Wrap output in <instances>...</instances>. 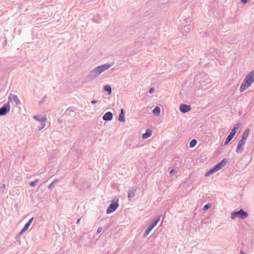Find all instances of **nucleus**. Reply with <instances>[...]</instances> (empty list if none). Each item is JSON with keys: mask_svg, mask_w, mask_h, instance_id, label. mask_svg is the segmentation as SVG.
Here are the masks:
<instances>
[{"mask_svg": "<svg viewBox=\"0 0 254 254\" xmlns=\"http://www.w3.org/2000/svg\"><path fill=\"white\" fill-rule=\"evenodd\" d=\"M253 82H254V69L249 72L246 76L241 85L240 91L241 92H244L249 87Z\"/></svg>", "mask_w": 254, "mask_h": 254, "instance_id": "obj_1", "label": "nucleus"}, {"mask_svg": "<svg viewBox=\"0 0 254 254\" xmlns=\"http://www.w3.org/2000/svg\"><path fill=\"white\" fill-rule=\"evenodd\" d=\"M8 100H10L12 104V111H20L25 110L17 96L15 95H10L8 97Z\"/></svg>", "mask_w": 254, "mask_h": 254, "instance_id": "obj_2", "label": "nucleus"}, {"mask_svg": "<svg viewBox=\"0 0 254 254\" xmlns=\"http://www.w3.org/2000/svg\"><path fill=\"white\" fill-rule=\"evenodd\" d=\"M248 216V213L247 211H245L242 209H241L239 211H234L231 213V218L232 219H235L237 217L244 219L247 218Z\"/></svg>", "mask_w": 254, "mask_h": 254, "instance_id": "obj_3", "label": "nucleus"}, {"mask_svg": "<svg viewBox=\"0 0 254 254\" xmlns=\"http://www.w3.org/2000/svg\"><path fill=\"white\" fill-rule=\"evenodd\" d=\"M33 118L41 123V126L38 127V130H41L45 127L47 121V118L45 116L41 115H34Z\"/></svg>", "mask_w": 254, "mask_h": 254, "instance_id": "obj_4", "label": "nucleus"}, {"mask_svg": "<svg viewBox=\"0 0 254 254\" xmlns=\"http://www.w3.org/2000/svg\"><path fill=\"white\" fill-rule=\"evenodd\" d=\"M240 127V124H238L234 127V128L231 130L230 133L226 137V140L224 143V145H227L230 142V141L233 138L237 132L236 130L238 129Z\"/></svg>", "mask_w": 254, "mask_h": 254, "instance_id": "obj_5", "label": "nucleus"}, {"mask_svg": "<svg viewBox=\"0 0 254 254\" xmlns=\"http://www.w3.org/2000/svg\"><path fill=\"white\" fill-rule=\"evenodd\" d=\"M160 220V216L158 217L155 219H154L152 222H151L149 224L148 227L145 230L144 234L143 237H146L149 234V233L151 231V230L155 227V226L157 224L159 221Z\"/></svg>", "mask_w": 254, "mask_h": 254, "instance_id": "obj_6", "label": "nucleus"}, {"mask_svg": "<svg viewBox=\"0 0 254 254\" xmlns=\"http://www.w3.org/2000/svg\"><path fill=\"white\" fill-rule=\"evenodd\" d=\"M185 24L184 26V27H179L178 29L180 30L181 33L183 34V35H185L188 33L190 29L191 26H190V21L189 19L188 20H185Z\"/></svg>", "mask_w": 254, "mask_h": 254, "instance_id": "obj_7", "label": "nucleus"}, {"mask_svg": "<svg viewBox=\"0 0 254 254\" xmlns=\"http://www.w3.org/2000/svg\"><path fill=\"white\" fill-rule=\"evenodd\" d=\"M119 206L118 200L117 201H113L107 207L106 210L107 214H110L115 211Z\"/></svg>", "mask_w": 254, "mask_h": 254, "instance_id": "obj_8", "label": "nucleus"}, {"mask_svg": "<svg viewBox=\"0 0 254 254\" xmlns=\"http://www.w3.org/2000/svg\"><path fill=\"white\" fill-rule=\"evenodd\" d=\"M221 52L219 50L215 48H210L207 53L205 54L207 56H211L214 58H217V56L219 55Z\"/></svg>", "mask_w": 254, "mask_h": 254, "instance_id": "obj_9", "label": "nucleus"}, {"mask_svg": "<svg viewBox=\"0 0 254 254\" xmlns=\"http://www.w3.org/2000/svg\"><path fill=\"white\" fill-rule=\"evenodd\" d=\"M200 82V86L203 87L205 86L206 84L210 83V80L209 78V76L207 74L202 75L200 77V79L199 81Z\"/></svg>", "mask_w": 254, "mask_h": 254, "instance_id": "obj_10", "label": "nucleus"}, {"mask_svg": "<svg viewBox=\"0 0 254 254\" xmlns=\"http://www.w3.org/2000/svg\"><path fill=\"white\" fill-rule=\"evenodd\" d=\"M113 65V63H106L104 64L100 65L99 66H97L100 73L101 74L103 72L107 70L110 67H111Z\"/></svg>", "mask_w": 254, "mask_h": 254, "instance_id": "obj_11", "label": "nucleus"}, {"mask_svg": "<svg viewBox=\"0 0 254 254\" xmlns=\"http://www.w3.org/2000/svg\"><path fill=\"white\" fill-rule=\"evenodd\" d=\"M100 74V73L98 68L97 67H96L95 68L90 71L88 76L89 78L91 79H94Z\"/></svg>", "mask_w": 254, "mask_h": 254, "instance_id": "obj_12", "label": "nucleus"}, {"mask_svg": "<svg viewBox=\"0 0 254 254\" xmlns=\"http://www.w3.org/2000/svg\"><path fill=\"white\" fill-rule=\"evenodd\" d=\"M228 162V160L226 158H224L222 160V161L217 164H216L213 167L215 168L216 170L218 171L220 170L222 168H223Z\"/></svg>", "mask_w": 254, "mask_h": 254, "instance_id": "obj_13", "label": "nucleus"}, {"mask_svg": "<svg viewBox=\"0 0 254 254\" xmlns=\"http://www.w3.org/2000/svg\"><path fill=\"white\" fill-rule=\"evenodd\" d=\"M246 141L241 139L237 145L236 152L238 153H241L243 151V146L245 144Z\"/></svg>", "mask_w": 254, "mask_h": 254, "instance_id": "obj_14", "label": "nucleus"}, {"mask_svg": "<svg viewBox=\"0 0 254 254\" xmlns=\"http://www.w3.org/2000/svg\"><path fill=\"white\" fill-rule=\"evenodd\" d=\"M180 111H190L191 106L186 104H181L179 106Z\"/></svg>", "mask_w": 254, "mask_h": 254, "instance_id": "obj_15", "label": "nucleus"}, {"mask_svg": "<svg viewBox=\"0 0 254 254\" xmlns=\"http://www.w3.org/2000/svg\"><path fill=\"white\" fill-rule=\"evenodd\" d=\"M152 133V130L150 129H147L145 132L142 134V138L143 139H147L150 137Z\"/></svg>", "mask_w": 254, "mask_h": 254, "instance_id": "obj_16", "label": "nucleus"}, {"mask_svg": "<svg viewBox=\"0 0 254 254\" xmlns=\"http://www.w3.org/2000/svg\"><path fill=\"white\" fill-rule=\"evenodd\" d=\"M113 117L112 112H106L103 116V119L104 121H109L112 120Z\"/></svg>", "mask_w": 254, "mask_h": 254, "instance_id": "obj_17", "label": "nucleus"}, {"mask_svg": "<svg viewBox=\"0 0 254 254\" xmlns=\"http://www.w3.org/2000/svg\"><path fill=\"white\" fill-rule=\"evenodd\" d=\"M10 106L9 104V101L4 104L0 108V111H10Z\"/></svg>", "mask_w": 254, "mask_h": 254, "instance_id": "obj_18", "label": "nucleus"}, {"mask_svg": "<svg viewBox=\"0 0 254 254\" xmlns=\"http://www.w3.org/2000/svg\"><path fill=\"white\" fill-rule=\"evenodd\" d=\"M250 132V129L249 128H247L246 130L243 133L241 139L246 141L247 138L248 137L249 133Z\"/></svg>", "mask_w": 254, "mask_h": 254, "instance_id": "obj_19", "label": "nucleus"}, {"mask_svg": "<svg viewBox=\"0 0 254 254\" xmlns=\"http://www.w3.org/2000/svg\"><path fill=\"white\" fill-rule=\"evenodd\" d=\"M135 191L136 190L134 188H132L131 189L128 190L127 194L129 199H131L132 197L134 196Z\"/></svg>", "mask_w": 254, "mask_h": 254, "instance_id": "obj_20", "label": "nucleus"}, {"mask_svg": "<svg viewBox=\"0 0 254 254\" xmlns=\"http://www.w3.org/2000/svg\"><path fill=\"white\" fill-rule=\"evenodd\" d=\"M216 172H217V171L216 170L215 168L214 167H213L209 170H208V171H207L205 173V176L206 177H208V176L212 175L213 174H214Z\"/></svg>", "mask_w": 254, "mask_h": 254, "instance_id": "obj_21", "label": "nucleus"}, {"mask_svg": "<svg viewBox=\"0 0 254 254\" xmlns=\"http://www.w3.org/2000/svg\"><path fill=\"white\" fill-rule=\"evenodd\" d=\"M103 89L105 91L107 92L109 95H110L112 93V87L110 85H105Z\"/></svg>", "mask_w": 254, "mask_h": 254, "instance_id": "obj_22", "label": "nucleus"}, {"mask_svg": "<svg viewBox=\"0 0 254 254\" xmlns=\"http://www.w3.org/2000/svg\"><path fill=\"white\" fill-rule=\"evenodd\" d=\"M125 112H120V114L119 115V121L121 122H124L125 121Z\"/></svg>", "mask_w": 254, "mask_h": 254, "instance_id": "obj_23", "label": "nucleus"}, {"mask_svg": "<svg viewBox=\"0 0 254 254\" xmlns=\"http://www.w3.org/2000/svg\"><path fill=\"white\" fill-rule=\"evenodd\" d=\"M59 182V180L55 179L54 180L48 187V188L50 190H52L54 187V185Z\"/></svg>", "mask_w": 254, "mask_h": 254, "instance_id": "obj_24", "label": "nucleus"}, {"mask_svg": "<svg viewBox=\"0 0 254 254\" xmlns=\"http://www.w3.org/2000/svg\"><path fill=\"white\" fill-rule=\"evenodd\" d=\"M197 143V140L195 139H192L190 142V147L192 148L194 147Z\"/></svg>", "mask_w": 254, "mask_h": 254, "instance_id": "obj_25", "label": "nucleus"}, {"mask_svg": "<svg viewBox=\"0 0 254 254\" xmlns=\"http://www.w3.org/2000/svg\"><path fill=\"white\" fill-rule=\"evenodd\" d=\"M211 207V204L209 203H207L206 204H205L203 206V209L204 210H207L209 208H210Z\"/></svg>", "mask_w": 254, "mask_h": 254, "instance_id": "obj_26", "label": "nucleus"}, {"mask_svg": "<svg viewBox=\"0 0 254 254\" xmlns=\"http://www.w3.org/2000/svg\"><path fill=\"white\" fill-rule=\"evenodd\" d=\"M47 98V95H45L42 99L39 102V104H41L42 103H43L44 102H45Z\"/></svg>", "mask_w": 254, "mask_h": 254, "instance_id": "obj_27", "label": "nucleus"}, {"mask_svg": "<svg viewBox=\"0 0 254 254\" xmlns=\"http://www.w3.org/2000/svg\"><path fill=\"white\" fill-rule=\"evenodd\" d=\"M30 226V224H29L28 223H26L25 224V225L24 226L23 228H22L23 229V231H26L28 229V228Z\"/></svg>", "mask_w": 254, "mask_h": 254, "instance_id": "obj_28", "label": "nucleus"}, {"mask_svg": "<svg viewBox=\"0 0 254 254\" xmlns=\"http://www.w3.org/2000/svg\"><path fill=\"white\" fill-rule=\"evenodd\" d=\"M151 111H161V108L159 106H156Z\"/></svg>", "mask_w": 254, "mask_h": 254, "instance_id": "obj_29", "label": "nucleus"}, {"mask_svg": "<svg viewBox=\"0 0 254 254\" xmlns=\"http://www.w3.org/2000/svg\"><path fill=\"white\" fill-rule=\"evenodd\" d=\"M29 185L30 186L32 187H34L36 186V185H37L35 182H34V181L33 182H31L30 183H29Z\"/></svg>", "mask_w": 254, "mask_h": 254, "instance_id": "obj_30", "label": "nucleus"}, {"mask_svg": "<svg viewBox=\"0 0 254 254\" xmlns=\"http://www.w3.org/2000/svg\"><path fill=\"white\" fill-rule=\"evenodd\" d=\"M74 108L73 107H69L66 110V111H69V112H71V111H74Z\"/></svg>", "mask_w": 254, "mask_h": 254, "instance_id": "obj_31", "label": "nucleus"}, {"mask_svg": "<svg viewBox=\"0 0 254 254\" xmlns=\"http://www.w3.org/2000/svg\"><path fill=\"white\" fill-rule=\"evenodd\" d=\"M155 90V89H154V87H151L149 89V93H153Z\"/></svg>", "mask_w": 254, "mask_h": 254, "instance_id": "obj_32", "label": "nucleus"}, {"mask_svg": "<svg viewBox=\"0 0 254 254\" xmlns=\"http://www.w3.org/2000/svg\"><path fill=\"white\" fill-rule=\"evenodd\" d=\"M152 113H153L154 116L158 117L160 115V114L161 112H152Z\"/></svg>", "mask_w": 254, "mask_h": 254, "instance_id": "obj_33", "label": "nucleus"}, {"mask_svg": "<svg viewBox=\"0 0 254 254\" xmlns=\"http://www.w3.org/2000/svg\"><path fill=\"white\" fill-rule=\"evenodd\" d=\"M33 219H34L33 217L30 218L27 223H28L29 224L31 225Z\"/></svg>", "mask_w": 254, "mask_h": 254, "instance_id": "obj_34", "label": "nucleus"}, {"mask_svg": "<svg viewBox=\"0 0 254 254\" xmlns=\"http://www.w3.org/2000/svg\"><path fill=\"white\" fill-rule=\"evenodd\" d=\"M8 112H0V116H2L5 115Z\"/></svg>", "mask_w": 254, "mask_h": 254, "instance_id": "obj_35", "label": "nucleus"}, {"mask_svg": "<svg viewBox=\"0 0 254 254\" xmlns=\"http://www.w3.org/2000/svg\"><path fill=\"white\" fill-rule=\"evenodd\" d=\"M242 3H246L248 2L249 0H240Z\"/></svg>", "mask_w": 254, "mask_h": 254, "instance_id": "obj_36", "label": "nucleus"}, {"mask_svg": "<svg viewBox=\"0 0 254 254\" xmlns=\"http://www.w3.org/2000/svg\"><path fill=\"white\" fill-rule=\"evenodd\" d=\"M102 230V229L101 227L98 228V229L97 230V233H100L101 232Z\"/></svg>", "mask_w": 254, "mask_h": 254, "instance_id": "obj_37", "label": "nucleus"}, {"mask_svg": "<svg viewBox=\"0 0 254 254\" xmlns=\"http://www.w3.org/2000/svg\"><path fill=\"white\" fill-rule=\"evenodd\" d=\"M137 146V145H132L130 144L129 145V147L130 148H133L134 147H135V146Z\"/></svg>", "mask_w": 254, "mask_h": 254, "instance_id": "obj_38", "label": "nucleus"}, {"mask_svg": "<svg viewBox=\"0 0 254 254\" xmlns=\"http://www.w3.org/2000/svg\"><path fill=\"white\" fill-rule=\"evenodd\" d=\"M25 231H23V229H22V230H21V231L19 233V235H21L24 232H25Z\"/></svg>", "mask_w": 254, "mask_h": 254, "instance_id": "obj_39", "label": "nucleus"}, {"mask_svg": "<svg viewBox=\"0 0 254 254\" xmlns=\"http://www.w3.org/2000/svg\"><path fill=\"white\" fill-rule=\"evenodd\" d=\"M175 172V169H172L170 170V173L171 174H173L174 172Z\"/></svg>", "mask_w": 254, "mask_h": 254, "instance_id": "obj_40", "label": "nucleus"}, {"mask_svg": "<svg viewBox=\"0 0 254 254\" xmlns=\"http://www.w3.org/2000/svg\"><path fill=\"white\" fill-rule=\"evenodd\" d=\"M5 187V186L4 184H3V185L0 188V190H2V189H4Z\"/></svg>", "mask_w": 254, "mask_h": 254, "instance_id": "obj_41", "label": "nucleus"}, {"mask_svg": "<svg viewBox=\"0 0 254 254\" xmlns=\"http://www.w3.org/2000/svg\"><path fill=\"white\" fill-rule=\"evenodd\" d=\"M39 180H40L39 179H37L35 181H34V182H35V183L37 184V183L39 182Z\"/></svg>", "mask_w": 254, "mask_h": 254, "instance_id": "obj_42", "label": "nucleus"}, {"mask_svg": "<svg viewBox=\"0 0 254 254\" xmlns=\"http://www.w3.org/2000/svg\"><path fill=\"white\" fill-rule=\"evenodd\" d=\"M96 0H89L88 2H93L95 1Z\"/></svg>", "mask_w": 254, "mask_h": 254, "instance_id": "obj_43", "label": "nucleus"}, {"mask_svg": "<svg viewBox=\"0 0 254 254\" xmlns=\"http://www.w3.org/2000/svg\"><path fill=\"white\" fill-rule=\"evenodd\" d=\"M96 102H97V101H96V100H92V101H91V103H92V104H95V103H96Z\"/></svg>", "mask_w": 254, "mask_h": 254, "instance_id": "obj_44", "label": "nucleus"}, {"mask_svg": "<svg viewBox=\"0 0 254 254\" xmlns=\"http://www.w3.org/2000/svg\"><path fill=\"white\" fill-rule=\"evenodd\" d=\"M80 220V219H78L77 220V221L76 223H78L79 222Z\"/></svg>", "mask_w": 254, "mask_h": 254, "instance_id": "obj_45", "label": "nucleus"}, {"mask_svg": "<svg viewBox=\"0 0 254 254\" xmlns=\"http://www.w3.org/2000/svg\"><path fill=\"white\" fill-rule=\"evenodd\" d=\"M120 111L123 112V111H124V109H121Z\"/></svg>", "mask_w": 254, "mask_h": 254, "instance_id": "obj_46", "label": "nucleus"}, {"mask_svg": "<svg viewBox=\"0 0 254 254\" xmlns=\"http://www.w3.org/2000/svg\"><path fill=\"white\" fill-rule=\"evenodd\" d=\"M241 254H244L242 251H241Z\"/></svg>", "mask_w": 254, "mask_h": 254, "instance_id": "obj_47", "label": "nucleus"}, {"mask_svg": "<svg viewBox=\"0 0 254 254\" xmlns=\"http://www.w3.org/2000/svg\"><path fill=\"white\" fill-rule=\"evenodd\" d=\"M197 78H198V77H196V78H195V79L196 80H197Z\"/></svg>", "mask_w": 254, "mask_h": 254, "instance_id": "obj_48", "label": "nucleus"}, {"mask_svg": "<svg viewBox=\"0 0 254 254\" xmlns=\"http://www.w3.org/2000/svg\"><path fill=\"white\" fill-rule=\"evenodd\" d=\"M151 108H152V107H149L150 109H151Z\"/></svg>", "mask_w": 254, "mask_h": 254, "instance_id": "obj_49", "label": "nucleus"}]
</instances>
